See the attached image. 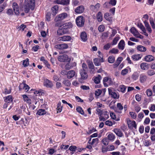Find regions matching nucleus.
I'll list each match as a JSON object with an SVG mask.
<instances>
[{
  "mask_svg": "<svg viewBox=\"0 0 155 155\" xmlns=\"http://www.w3.org/2000/svg\"><path fill=\"white\" fill-rule=\"evenodd\" d=\"M84 18L82 16L78 17L76 19V24L78 27L83 26L84 25Z\"/></svg>",
  "mask_w": 155,
  "mask_h": 155,
  "instance_id": "obj_1",
  "label": "nucleus"
},
{
  "mask_svg": "<svg viewBox=\"0 0 155 155\" xmlns=\"http://www.w3.org/2000/svg\"><path fill=\"white\" fill-rule=\"evenodd\" d=\"M68 14L66 13H63L58 15L54 19L55 21H59L65 19L68 17Z\"/></svg>",
  "mask_w": 155,
  "mask_h": 155,
  "instance_id": "obj_2",
  "label": "nucleus"
},
{
  "mask_svg": "<svg viewBox=\"0 0 155 155\" xmlns=\"http://www.w3.org/2000/svg\"><path fill=\"white\" fill-rule=\"evenodd\" d=\"M127 120L128 127L129 128L132 129L133 128H134L135 129H137V125L136 124L135 121L130 120L129 118H127Z\"/></svg>",
  "mask_w": 155,
  "mask_h": 155,
  "instance_id": "obj_3",
  "label": "nucleus"
},
{
  "mask_svg": "<svg viewBox=\"0 0 155 155\" xmlns=\"http://www.w3.org/2000/svg\"><path fill=\"white\" fill-rule=\"evenodd\" d=\"M103 82L104 85L106 87H107L109 85H110L113 83L111 79L107 77L104 78Z\"/></svg>",
  "mask_w": 155,
  "mask_h": 155,
  "instance_id": "obj_4",
  "label": "nucleus"
},
{
  "mask_svg": "<svg viewBox=\"0 0 155 155\" xmlns=\"http://www.w3.org/2000/svg\"><path fill=\"white\" fill-rule=\"evenodd\" d=\"M55 47L56 48L58 49L63 50L68 48V44L63 43L57 45H55Z\"/></svg>",
  "mask_w": 155,
  "mask_h": 155,
  "instance_id": "obj_5",
  "label": "nucleus"
},
{
  "mask_svg": "<svg viewBox=\"0 0 155 155\" xmlns=\"http://www.w3.org/2000/svg\"><path fill=\"white\" fill-rule=\"evenodd\" d=\"M44 85L48 88H51L53 86V84L51 81L46 79L44 81Z\"/></svg>",
  "mask_w": 155,
  "mask_h": 155,
  "instance_id": "obj_6",
  "label": "nucleus"
},
{
  "mask_svg": "<svg viewBox=\"0 0 155 155\" xmlns=\"http://www.w3.org/2000/svg\"><path fill=\"white\" fill-rule=\"evenodd\" d=\"M117 108L114 109L115 112L119 114L122 113V110L123 109V107L121 103H118L117 104Z\"/></svg>",
  "mask_w": 155,
  "mask_h": 155,
  "instance_id": "obj_7",
  "label": "nucleus"
},
{
  "mask_svg": "<svg viewBox=\"0 0 155 155\" xmlns=\"http://www.w3.org/2000/svg\"><path fill=\"white\" fill-rule=\"evenodd\" d=\"M71 39V37L70 36L68 35H65L60 37L59 38V41H70Z\"/></svg>",
  "mask_w": 155,
  "mask_h": 155,
  "instance_id": "obj_8",
  "label": "nucleus"
},
{
  "mask_svg": "<svg viewBox=\"0 0 155 155\" xmlns=\"http://www.w3.org/2000/svg\"><path fill=\"white\" fill-rule=\"evenodd\" d=\"M68 56L66 54L59 56L58 57V60L61 62H65L68 59Z\"/></svg>",
  "mask_w": 155,
  "mask_h": 155,
  "instance_id": "obj_9",
  "label": "nucleus"
},
{
  "mask_svg": "<svg viewBox=\"0 0 155 155\" xmlns=\"http://www.w3.org/2000/svg\"><path fill=\"white\" fill-rule=\"evenodd\" d=\"M55 2L58 4L68 5L69 4L70 0H61V1L57 0Z\"/></svg>",
  "mask_w": 155,
  "mask_h": 155,
  "instance_id": "obj_10",
  "label": "nucleus"
},
{
  "mask_svg": "<svg viewBox=\"0 0 155 155\" xmlns=\"http://www.w3.org/2000/svg\"><path fill=\"white\" fill-rule=\"evenodd\" d=\"M144 61L147 62H150L154 60V57L152 55H148L145 56Z\"/></svg>",
  "mask_w": 155,
  "mask_h": 155,
  "instance_id": "obj_11",
  "label": "nucleus"
},
{
  "mask_svg": "<svg viewBox=\"0 0 155 155\" xmlns=\"http://www.w3.org/2000/svg\"><path fill=\"white\" fill-rule=\"evenodd\" d=\"M84 7L82 5H81L76 8L75 11L77 13L81 14L84 12Z\"/></svg>",
  "mask_w": 155,
  "mask_h": 155,
  "instance_id": "obj_12",
  "label": "nucleus"
},
{
  "mask_svg": "<svg viewBox=\"0 0 155 155\" xmlns=\"http://www.w3.org/2000/svg\"><path fill=\"white\" fill-rule=\"evenodd\" d=\"M142 57V55L141 54H135L132 56L131 58L134 61H137L140 59Z\"/></svg>",
  "mask_w": 155,
  "mask_h": 155,
  "instance_id": "obj_13",
  "label": "nucleus"
},
{
  "mask_svg": "<svg viewBox=\"0 0 155 155\" xmlns=\"http://www.w3.org/2000/svg\"><path fill=\"white\" fill-rule=\"evenodd\" d=\"M125 45V43L123 40H121L119 43L118 45V48L121 50H123L124 49Z\"/></svg>",
  "mask_w": 155,
  "mask_h": 155,
  "instance_id": "obj_14",
  "label": "nucleus"
},
{
  "mask_svg": "<svg viewBox=\"0 0 155 155\" xmlns=\"http://www.w3.org/2000/svg\"><path fill=\"white\" fill-rule=\"evenodd\" d=\"M87 71H84V70H81L80 73L81 78L83 79H86L87 78Z\"/></svg>",
  "mask_w": 155,
  "mask_h": 155,
  "instance_id": "obj_15",
  "label": "nucleus"
},
{
  "mask_svg": "<svg viewBox=\"0 0 155 155\" xmlns=\"http://www.w3.org/2000/svg\"><path fill=\"white\" fill-rule=\"evenodd\" d=\"M100 6V4L99 3H97L95 5H91V8L94 11L96 12L98 11Z\"/></svg>",
  "mask_w": 155,
  "mask_h": 155,
  "instance_id": "obj_16",
  "label": "nucleus"
},
{
  "mask_svg": "<svg viewBox=\"0 0 155 155\" xmlns=\"http://www.w3.org/2000/svg\"><path fill=\"white\" fill-rule=\"evenodd\" d=\"M130 32L134 36L137 37H138V35H139V33L135 27H132L130 29Z\"/></svg>",
  "mask_w": 155,
  "mask_h": 155,
  "instance_id": "obj_17",
  "label": "nucleus"
},
{
  "mask_svg": "<svg viewBox=\"0 0 155 155\" xmlns=\"http://www.w3.org/2000/svg\"><path fill=\"white\" fill-rule=\"evenodd\" d=\"M109 94L111 95V96L114 99H118L119 97V95H117L115 92H113L112 91L108 89Z\"/></svg>",
  "mask_w": 155,
  "mask_h": 155,
  "instance_id": "obj_18",
  "label": "nucleus"
},
{
  "mask_svg": "<svg viewBox=\"0 0 155 155\" xmlns=\"http://www.w3.org/2000/svg\"><path fill=\"white\" fill-rule=\"evenodd\" d=\"M73 26L71 23L68 22L63 24L62 25V28L64 29H68L71 28Z\"/></svg>",
  "mask_w": 155,
  "mask_h": 155,
  "instance_id": "obj_19",
  "label": "nucleus"
},
{
  "mask_svg": "<svg viewBox=\"0 0 155 155\" xmlns=\"http://www.w3.org/2000/svg\"><path fill=\"white\" fill-rule=\"evenodd\" d=\"M113 131L118 137H121L123 136V133L120 129L115 128L113 130Z\"/></svg>",
  "mask_w": 155,
  "mask_h": 155,
  "instance_id": "obj_20",
  "label": "nucleus"
},
{
  "mask_svg": "<svg viewBox=\"0 0 155 155\" xmlns=\"http://www.w3.org/2000/svg\"><path fill=\"white\" fill-rule=\"evenodd\" d=\"M75 72L73 70L68 71L67 73V77L68 79H71L75 75Z\"/></svg>",
  "mask_w": 155,
  "mask_h": 155,
  "instance_id": "obj_21",
  "label": "nucleus"
},
{
  "mask_svg": "<svg viewBox=\"0 0 155 155\" xmlns=\"http://www.w3.org/2000/svg\"><path fill=\"white\" fill-rule=\"evenodd\" d=\"M143 23L147 31L149 33H151L152 30L148 22L146 20H144Z\"/></svg>",
  "mask_w": 155,
  "mask_h": 155,
  "instance_id": "obj_22",
  "label": "nucleus"
},
{
  "mask_svg": "<svg viewBox=\"0 0 155 155\" xmlns=\"http://www.w3.org/2000/svg\"><path fill=\"white\" fill-rule=\"evenodd\" d=\"M80 37L81 40L84 42L87 39V34L85 32H82L81 33Z\"/></svg>",
  "mask_w": 155,
  "mask_h": 155,
  "instance_id": "obj_23",
  "label": "nucleus"
},
{
  "mask_svg": "<svg viewBox=\"0 0 155 155\" xmlns=\"http://www.w3.org/2000/svg\"><path fill=\"white\" fill-rule=\"evenodd\" d=\"M96 66H99L101 64V62H103V59L95 58L93 60Z\"/></svg>",
  "mask_w": 155,
  "mask_h": 155,
  "instance_id": "obj_24",
  "label": "nucleus"
},
{
  "mask_svg": "<svg viewBox=\"0 0 155 155\" xmlns=\"http://www.w3.org/2000/svg\"><path fill=\"white\" fill-rule=\"evenodd\" d=\"M136 48L137 50L140 52H144L147 50L146 48L141 45L137 46Z\"/></svg>",
  "mask_w": 155,
  "mask_h": 155,
  "instance_id": "obj_25",
  "label": "nucleus"
},
{
  "mask_svg": "<svg viewBox=\"0 0 155 155\" xmlns=\"http://www.w3.org/2000/svg\"><path fill=\"white\" fill-rule=\"evenodd\" d=\"M52 15L55 16L58 12V5L54 6L51 8Z\"/></svg>",
  "mask_w": 155,
  "mask_h": 155,
  "instance_id": "obj_26",
  "label": "nucleus"
},
{
  "mask_svg": "<svg viewBox=\"0 0 155 155\" xmlns=\"http://www.w3.org/2000/svg\"><path fill=\"white\" fill-rule=\"evenodd\" d=\"M140 66V68L143 70H145L148 68V64L147 63L143 62L141 63Z\"/></svg>",
  "mask_w": 155,
  "mask_h": 155,
  "instance_id": "obj_27",
  "label": "nucleus"
},
{
  "mask_svg": "<svg viewBox=\"0 0 155 155\" xmlns=\"http://www.w3.org/2000/svg\"><path fill=\"white\" fill-rule=\"evenodd\" d=\"M4 98L5 101L7 103L12 102L13 101L12 96L10 95L5 97Z\"/></svg>",
  "mask_w": 155,
  "mask_h": 155,
  "instance_id": "obj_28",
  "label": "nucleus"
},
{
  "mask_svg": "<svg viewBox=\"0 0 155 155\" xmlns=\"http://www.w3.org/2000/svg\"><path fill=\"white\" fill-rule=\"evenodd\" d=\"M91 138H90L89 139L88 143L91 145L95 144L96 145L99 142V139L98 138L93 139L92 142H90L91 141Z\"/></svg>",
  "mask_w": 155,
  "mask_h": 155,
  "instance_id": "obj_29",
  "label": "nucleus"
},
{
  "mask_svg": "<svg viewBox=\"0 0 155 155\" xmlns=\"http://www.w3.org/2000/svg\"><path fill=\"white\" fill-rule=\"evenodd\" d=\"M107 137L108 140L111 142H113L115 139V135L113 133H110L108 135Z\"/></svg>",
  "mask_w": 155,
  "mask_h": 155,
  "instance_id": "obj_30",
  "label": "nucleus"
},
{
  "mask_svg": "<svg viewBox=\"0 0 155 155\" xmlns=\"http://www.w3.org/2000/svg\"><path fill=\"white\" fill-rule=\"evenodd\" d=\"M147 76L144 74H142L140 75V81L141 83H144L146 80Z\"/></svg>",
  "mask_w": 155,
  "mask_h": 155,
  "instance_id": "obj_31",
  "label": "nucleus"
},
{
  "mask_svg": "<svg viewBox=\"0 0 155 155\" xmlns=\"http://www.w3.org/2000/svg\"><path fill=\"white\" fill-rule=\"evenodd\" d=\"M46 113V111L45 110L41 109L38 110L36 114L41 116L45 114Z\"/></svg>",
  "mask_w": 155,
  "mask_h": 155,
  "instance_id": "obj_32",
  "label": "nucleus"
},
{
  "mask_svg": "<svg viewBox=\"0 0 155 155\" xmlns=\"http://www.w3.org/2000/svg\"><path fill=\"white\" fill-rule=\"evenodd\" d=\"M126 89V88L124 85H121L119 86L118 89V91L124 93L125 92Z\"/></svg>",
  "mask_w": 155,
  "mask_h": 155,
  "instance_id": "obj_33",
  "label": "nucleus"
},
{
  "mask_svg": "<svg viewBox=\"0 0 155 155\" xmlns=\"http://www.w3.org/2000/svg\"><path fill=\"white\" fill-rule=\"evenodd\" d=\"M97 18L98 21L101 22L102 21L103 14L101 12L98 13L97 15Z\"/></svg>",
  "mask_w": 155,
  "mask_h": 155,
  "instance_id": "obj_34",
  "label": "nucleus"
},
{
  "mask_svg": "<svg viewBox=\"0 0 155 155\" xmlns=\"http://www.w3.org/2000/svg\"><path fill=\"white\" fill-rule=\"evenodd\" d=\"M22 97L25 102L29 104H31V100L26 95H23Z\"/></svg>",
  "mask_w": 155,
  "mask_h": 155,
  "instance_id": "obj_35",
  "label": "nucleus"
},
{
  "mask_svg": "<svg viewBox=\"0 0 155 155\" xmlns=\"http://www.w3.org/2000/svg\"><path fill=\"white\" fill-rule=\"evenodd\" d=\"M101 77L100 75H98L97 76L94 78V81L96 84H99L100 82Z\"/></svg>",
  "mask_w": 155,
  "mask_h": 155,
  "instance_id": "obj_36",
  "label": "nucleus"
},
{
  "mask_svg": "<svg viewBox=\"0 0 155 155\" xmlns=\"http://www.w3.org/2000/svg\"><path fill=\"white\" fill-rule=\"evenodd\" d=\"M30 6L31 5L30 3L24 5V11L25 12L28 13L29 12V9L30 8Z\"/></svg>",
  "mask_w": 155,
  "mask_h": 155,
  "instance_id": "obj_37",
  "label": "nucleus"
},
{
  "mask_svg": "<svg viewBox=\"0 0 155 155\" xmlns=\"http://www.w3.org/2000/svg\"><path fill=\"white\" fill-rule=\"evenodd\" d=\"M76 65V63L70 64V63H68L66 64L65 68L69 70L72 68L73 65L75 66Z\"/></svg>",
  "mask_w": 155,
  "mask_h": 155,
  "instance_id": "obj_38",
  "label": "nucleus"
},
{
  "mask_svg": "<svg viewBox=\"0 0 155 155\" xmlns=\"http://www.w3.org/2000/svg\"><path fill=\"white\" fill-rule=\"evenodd\" d=\"M139 76V74L137 72H135L132 75V78L134 80H136L138 79Z\"/></svg>",
  "mask_w": 155,
  "mask_h": 155,
  "instance_id": "obj_39",
  "label": "nucleus"
},
{
  "mask_svg": "<svg viewBox=\"0 0 155 155\" xmlns=\"http://www.w3.org/2000/svg\"><path fill=\"white\" fill-rule=\"evenodd\" d=\"M23 65L24 67H26L29 65V59L28 58L23 61Z\"/></svg>",
  "mask_w": 155,
  "mask_h": 155,
  "instance_id": "obj_40",
  "label": "nucleus"
},
{
  "mask_svg": "<svg viewBox=\"0 0 155 155\" xmlns=\"http://www.w3.org/2000/svg\"><path fill=\"white\" fill-rule=\"evenodd\" d=\"M62 106H61V103L60 102H59L57 104V106L56 108L57 110V112H61L62 110Z\"/></svg>",
  "mask_w": 155,
  "mask_h": 155,
  "instance_id": "obj_41",
  "label": "nucleus"
},
{
  "mask_svg": "<svg viewBox=\"0 0 155 155\" xmlns=\"http://www.w3.org/2000/svg\"><path fill=\"white\" fill-rule=\"evenodd\" d=\"M120 38V37L119 36H116L113 40L112 43V45H116Z\"/></svg>",
  "mask_w": 155,
  "mask_h": 155,
  "instance_id": "obj_42",
  "label": "nucleus"
},
{
  "mask_svg": "<svg viewBox=\"0 0 155 155\" xmlns=\"http://www.w3.org/2000/svg\"><path fill=\"white\" fill-rule=\"evenodd\" d=\"M30 3V5L31 6L30 7V9L32 10H34L35 8V0H29Z\"/></svg>",
  "mask_w": 155,
  "mask_h": 155,
  "instance_id": "obj_43",
  "label": "nucleus"
},
{
  "mask_svg": "<svg viewBox=\"0 0 155 155\" xmlns=\"http://www.w3.org/2000/svg\"><path fill=\"white\" fill-rule=\"evenodd\" d=\"M115 61V58L114 56H110L108 59V61L110 63H113Z\"/></svg>",
  "mask_w": 155,
  "mask_h": 155,
  "instance_id": "obj_44",
  "label": "nucleus"
},
{
  "mask_svg": "<svg viewBox=\"0 0 155 155\" xmlns=\"http://www.w3.org/2000/svg\"><path fill=\"white\" fill-rule=\"evenodd\" d=\"M118 50L116 48H113L112 49L110 50L109 52V53L114 54H117L118 53Z\"/></svg>",
  "mask_w": 155,
  "mask_h": 155,
  "instance_id": "obj_45",
  "label": "nucleus"
},
{
  "mask_svg": "<svg viewBox=\"0 0 155 155\" xmlns=\"http://www.w3.org/2000/svg\"><path fill=\"white\" fill-rule=\"evenodd\" d=\"M23 85V88L24 89L26 90V91H28V90L29 89L30 87L28 85H27V84H20L19 86V89L20 90L21 89L20 87L21 86H22Z\"/></svg>",
  "mask_w": 155,
  "mask_h": 155,
  "instance_id": "obj_46",
  "label": "nucleus"
},
{
  "mask_svg": "<svg viewBox=\"0 0 155 155\" xmlns=\"http://www.w3.org/2000/svg\"><path fill=\"white\" fill-rule=\"evenodd\" d=\"M76 110L78 112L81 114L84 115V112L81 107H77L76 108Z\"/></svg>",
  "mask_w": 155,
  "mask_h": 155,
  "instance_id": "obj_47",
  "label": "nucleus"
},
{
  "mask_svg": "<svg viewBox=\"0 0 155 155\" xmlns=\"http://www.w3.org/2000/svg\"><path fill=\"white\" fill-rule=\"evenodd\" d=\"M110 115L111 117L113 119L116 120V121H119L120 120L119 119H117L116 116L113 112H111L110 114Z\"/></svg>",
  "mask_w": 155,
  "mask_h": 155,
  "instance_id": "obj_48",
  "label": "nucleus"
},
{
  "mask_svg": "<svg viewBox=\"0 0 155 155\" xmlns=\"http://www.w3.org/2000/svg\"><path fill=\"white\" fill-rule=\"evenodd\" d=\"M137 27L139 28L142 31L145 29L142 23H137Z\"/></svg>",
  "mask_w": 155,
  "mask_h": 155,
  "instance_id": "obj_49",
  "label": "nucleus"
},
{
  "mask_svg": "<svg viewBox=\"0 0 155 155\" xmlns=\"http://www.w3.org/2000/svg\"><path fill=\"white\" fill-rule=\"evenodd\" d=\"M42 90H40L38 91H34V93L35 94H36V95H42L43 93L42 92Z\"/></svg>",
  "mask_w": 155,
  "mask_h": 155,
  "instance_id": "obj_50",
  "label": "nucleus"
},
{
  "mask_svg": "<svg viewBox=\"0 0 155 155\" xmlns=\"http://www.w3.org/2000/svg\"><path fill=\"white\" fill-rule=\"evenodd\" d=\"M105 26L103 25H100L98 28V30L100 32H103L104 30Z\"/></svg>",
  "mask_w": 155,
  "mask_h": 155,
  "instance_id": "obj_51",
  "label": "nucleus"
},
{
  "mask_svg": "<svg viewBox=\"0 0 155 155\" xmlns=\"http://www.w3.org/2000/svg\"><path fill=\"white\" fill-rule=\"evenodd\" d=\"M128 72V70L127 68H125L123 70L121 73V74L123 75H126Z\"/></svg>",
  "mask_w": 155,
  "mask_h": 155,
  "instance_id": "obj_52",
  "label": "nucleus"
},
{
  "mask_svg": "<svg viewBox=\"0 0 155 155\" xmlns=\"http://www.w3.org/2000/svg\"><path fill=\"white\" fill-rule=\"evenodd\" d=\"M39 49L40 47L38 45L33 46L32 48V51L34 52H36Z\"/></svg>",
  "mask_w": 155,
  "mask_h": 155,
  "instance_id": "obj_53",
  "label": "nucleus"
},
{
  "mask_svg": "<svg viewBox=\"0 0 155 155\" xmlns=\"http://www.w3.org/2000/svg\"><path fill=\"white\" fill-rule=\"evenodd\" d=\"M103 143L105 145H107L108 144V139L107 138H104L102 140Z\"/></svg>",
  "mask_w": 155,
  "mask_h": 155,
  "instance_id": "obj_54",
  "label": "nucleus"
},
{
  "mask_svg": "<svg viewBox=\"0 0 155 155\" xmlns=\"http://www.w3.org/2000/svg\"><path fill=\"white\" fill-rule=\"evenodd\" d=\"M51 13L50 12H48L47 13L46 15V20L48 21H50L51 19Z\"/></svg>",
  "mask_w": 155,
  "mask_h": 155,
  "instance_id": "obj_55",
  "label": "nucleus"
},
{
  "mask_svg": "<svg viewBox=\"0 0 155 155\" xmlns=\"http://www.w3.org/2000/svg\"><path fill=\"white\" fill-rule=\"evenodd\" d=\"M104 17L107 20H110L111 18L109 14L108 13H106L104 14Z\"/></svg>",
  "mask_w": 155,
  "mask_h": 155,
  "instance_id": "obj_56",
  "label": "nucleus"
},
{
  "mask_svg": "<svg viewBox=\"0 0 155 155\" xmlns=\"http://www.w3.org/2000/svg\"><path fill=\"white\" fill-rule=\"evenodd\" d=\"M111 45L110 43H107L105 45L104 47V49L106 50H107L110 47Z\"/></svg>",
  "mask_w": 155,
  "mask_h": 155,
  "instance_id": "obj_57",
  "label": "nucleus"
},
{
  "mask_svg": "<svg viewBox=\"0 0 155 155\" xmlns=\"http://www.w3.org/2000/svg\"><path fill=\"white\" fill-rule=\"evenodd\" d=\"M147 94L148 96L150 97L152 94V92L150 89H148L147 90Z\"/></svg>",
  "mask_w": 155,
  "mask_h": 155,
  "instance_id": "obj_58",
  "label": "nucleus"
},
{
  "mask_svg": "<svg viewBox=\"0 0 155 155\" xmlns=\"http://www.w3.org/2000/svg\"><path fill=\"white\" fill-rule=\"evenodd\" d=\"M141 96L139 94H137L135 96V98L136 100L138 101H140L141 100Z\"/></svg>",
  "mask_w": 155,
  "mask_h": 155,
  "instance_id": "obj_59",
  "label": "nucleus"
},
{
  "mask_svg": "<svg viewBox=\"0 0 155 155\" xmlns=\"http://www.w3.org/2000/svg\"><path fill=\"white\" fill-rule=\"evenodd\" d=\"M147 74L149 75H153L155 74V71L153 70H149L147 71Z\"/></svg>",
  "mask_w": 155,
  "mask_h": 155,
  "instance_id": "obj_60",
  "label": "nucleus"
},
{
  "mask_svg": "<svg viewBox=\"0 0 155 155\" xmlns=\"http://www.w3.org/2000/svg\"><path fill=\"white\" fill-rule=\"evenodd\" d=\"M150 118L148 117H146L144 120L143 124L146 125L150 123Z\"/></svg>",
  "mask_w": 155,
  "mask_h": 155,
  "instance_id": "obj_61",
  "label": "nucleus"
},
{
  "mask_svg": "<svg viewBox=\"0 0 155 155\" xmlns=\"http://www.w3.org/2000/svg\"><path fill=\"white\" fill-rule=\"evenodd\" d=\"M102 91L100 89H97L95 91V95L97 96H99L101 93Z\"/></svg>",
  "mask_w": 155,
  "mask_h": 155,
  "instance_id": "obj_62",
  "label": "nucleus"
},
{
  "mask_svg": "<svg viewBox=\"0 0 155 155\" xmlns=\"http://www.w3.org/2000/svg\"><path fill=\"white\" fill-rule=\"evenodd\" d=\"M77 147L74 146H71L69 148V150L72 151H75L77 149Z\"/></svg>",
  "mask_w": 155,
  "mask_h": 155,
  "instance_id": "obj_63",
  "label": "nucleus"
},
{
  "mask_svg": "<svg viewBox=\"0 0 155 155\" xmlns=\"http://www.w3.org/2000/svg\"><path fill=\"white\" fill-rule=\"evenodd\" d=\"M151 111H155V105L154 104H151L150 105V107L149 108Z\"/></svg>",
  "mask_w": 155,
  "mask_h": 155,
  "instance_id": "obj_64",
  "label": "nucleus"
}]
</instances>
